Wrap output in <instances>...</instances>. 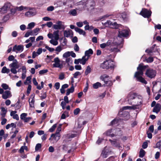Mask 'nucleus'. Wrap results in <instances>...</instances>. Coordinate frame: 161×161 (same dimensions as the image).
<instances>
[{
  "mask_svg": "<svg viewBox=\"0 0 161 161\" xmlns=\"http://www.w3.org/2000/svg\"><path fill=\"white\" fill-rule=\"evenodd\" d=\"M148 67V65L143 66L142 64L139 65L137 68L138 71L135 72L134 75V77L136 78V81L140 82L145 84H147V82L142 76L143 75L144 70Z\"/></svg>",
  "mask_w": 161,
  "mask_h": 161,
  "instance_id": "1",
  "label": "nucleus"
},
{
  "mask_svg": "<svg viewBox=\"0 0 161 161\" xmlns=\"http://www.w3.org/2000/svg\"><path fill=\"white\" fill-rule=\"evenodd\" d=\"M100 67L103 69H113L114 67V65L112 61L107 60L101 64Z\"/></svg>",
  "mask_w": 161,
  "mask_h": 161,
  "instance_id": "2",
  "label": "nucleus"
},
{
  "mask_svg": "<svg viewBox=\"0 0 161 161\" xmlns=\"http://www.w3.org/2000/svg\"><path fill=\"white\" fill-rule=\"evenodd\" d=\"M9 67L11 68L10 71L12 73L16 74L17 72L16 69L19 67V65L17 60H14V62L9 65Z\"/></svg>",
  "mask_w": 161,
  "mask_h": 161,
  "instance_id": "3",
  "label": "nucleus"
},
{
  "mask_svg": "<svg viewBox=\"0 0 161 161\" xmlns=\"http://www.w3.org/2000/svg\"><path fill=\"white\" fill-rule=\"evenodd\" d=\"M53 28L55 30L64 29L65 27L64 23L61 21H58L56 22V24L53 25Z\"/></svg>",
  "mask_w": 161,
  "mask_h": 161,
  "instance_id": "4",
  "label": "nucleus"
},
{
  "mask_svg": "<svg viewBox=\"0 0 161 161\" xmlns=\"http://www.w3.org/2000/svg\"><path fill=\"white\" fill-rule=\"evenodd\" d=\"M152 12L147 9L143 8L140 12L139 14L145 18H149L151 16Z\"/></svg>",
  "mask_w": 161,
  "mask_h": 161,
  "instance_id": "5",
  "label": "nucleus"
},
{
  "mask_svg": "<svg viewBox=\"0 0 161 161\" xmlns=\"http://www.w3.org/2000/svg\"><path fill=\"white\" fill-rule=\"evenodd\" d=\"M156 73V72L155 70L151 69H148L147 70L145 74L147 77L152 79L155 76Z\"/></svg>",
  "mask_w": 161,
  "mask_h": 161,
  "instance_id": "6",
  "label": "nucleus"
},
{
  "mask_svg": "<svg viewBox=\"0 0 161 161\" xmlns=\"http://www.w3.org/2000/svg\"><path fill=\"white\" fill-rule=\"evenodd\" d=\"M136 95L135 93H130L129 94L128 97V103L130 105H132L133 103H134L133 100L136 99Z\"/></svg>",
  "mask_w": 161,
  "mask_h": 161,
  "instance_id": "7",
  "label": "nucleus"
},
{
  "mask_svg": "<svg viewBox=\"0 0 161 161\" xmlns=\"http://www.w3.org/2000/svg\"><path fill=\"white\" fill-rule=\"evenodd\" d=\"M54 63L53 64V66L55 68H61L63 67V64L60 63V60L58 57L55 58L54 59Z\"/></svg>",
  "mask_w": 161,
  "mask_h": 161,
  "instance_id": "8",
  "label": "nucleus"
},
{
  "mask_svg": "<svg viewBox=\"0 0 161 161\" xmlns=\"http://www.w3.org/2000/svg\"><path fill=\"white\" fill-rule=\"evenodd\" d=\"M12 96L11 92L9 91H6L2 95V97L4 99L11 97Z\"/></svg>",
  "mask_w": 161,
  "mask_h": 161,
  "instance_id": "9",
  "label": "nucleus"
},
{
  "mask_svg": "<svg viewBox=\"0 0 161 161\" xmlns=\"http://www.w3.org/2000/svg\"><path fill=\"white\" fill-rule=\"evenodd\" d=\"M31 10H29V11L27 12L25 14V15L28 17H31L34 16L36 14L35 11L31 8Z\"/></svg>",
  "mask_w": 161,
  "mask_h": 161,
  "instance_id": "10",
  "label": "nucleus"
},
{
  "mask_svg": "<svg viewBox=\"0 0 161 161\" xmlns=\"http://www.w3.org/2000/svg\"><path fill=\"white\" fill-rule=\"evenodd\" d=\"M128 35V30H124L119 32L118 36L119 37H126Z\"/></svg>",
  "mask_w": 161,
  "mask_h": 161,
  "instance_id": "11",
  "label": "nucleus"
},
{
  "mask_svg": "<svg viewBox=\"0 0 161 161\" xmlns=\"http://www.w3.org/2000/svg\"><path fill=\"white\" fill-rule=\"evenodd\" d=\"M109 141L111 143V145L113 146H114L115 147H118L119 148L121 147L119 143L117 142V140L116 139H114L113 140L111 139H109Z\"/></svg>",
  "mask_w": 161,
  "mask_h": 161,
  "instance_id": "12",
  "label": "nucleus"
},
{
  "mask_svg": "<svg viewBox=\"0 0 161 161\" xmlns=\"http://www.w3.org/2000/svg\"><path fill=\"white\" fill-rule=\"evenodd\" d=\"M161 108V105L158 103H157L153 108V112L156 113V114H158L160 111Z\"/></svg>",
  "mask_w": 161,
  "mask_h": 161,
  "instance_id": "13",
  "label": "nucleus"
},
{
  "mask_svg": "<svg viewBox=\"0 0 161 161\" xmlns=\"http://www.w3.org/2000/svg\"><path fill=\"white\" fill-rule=\"evenodd\" d=\"M31 97H32V98H30L29 100V105L31 107L34 108V104L35 103V95L32 94L31 95Z\"/></svg>",
  "mask_w": 161,
  "mask_h": 161,
  "instance_id": "14",
  "label": "nucleus"
},
{
  "mask_svg": "<svg viewBox=\"0 0 161 161\" xmlns=\"http://www.w3.org/2000/svg\"><path fill=\"white\" fill-rule=\"evenodd\" d=\"M11 5L10 3H5L1 9L2 10L4 11V13L6 12V11L8 10L11 8Z\"/></svg>",
  "mask_w": 161,
  "mask_h": 161,
  "instance_id": "15",
  "label": "nucleus"
},
{
  "mask_svg": "<svg viewBox=\"0 0 161 161\" xmlns=\"http://www.w3.org/2000/svg\"><path fill=\"white\" fill-rule=\"evenodd\" d=\"M136 100V102L135 101L134 103H135L136 105L138 106L142 104V97L141 96H137Z\"/></svg>",
  "mask_w": 161,
  "mask_h": 161,
  "instance_id": "16",
  "label": "nucleus"
},
{
  "mask_svg": "<svg viewBox=\"0 0 161 161\" xmlns=\"http://www.w3.org/2000/svg\"><path fill=\"white\" fill-rule=\"evenodd\" d=\"M23 50V46L22 45H19L18 46L15 45L13 48V51L15 52L16 50L22 51Z\"/></svg>",
  "mask_w": 161,
  "mask_h": 161,
  "instance_id": "17",
  "label": "nucleus"
},
{
  "mask_svg": "<svg viewBox=\"0 0 161 161\" xmlns=\"http://www.w3.org/2000/svg\"><path fill=\"white\" fill-rule=\"evenodd\" d=\"M24 9H25V11H27L28 10H31V8L30 7H24L23 6H21L19 7H16L15 8V10L21 11Z\"/></svg>",
  "mask_w": 161,
  "mask_h": 161,
  "instance_id": "18",
  "label": "nucleus"
},
{
  "mask_svg": "<svg viewBox=\"0 0 161 161\" xmlns=\"http://www.w3.org/2000/svg\"><path fill=\"white\" fill-rule=\"evenodd\" d=\"M60 137V134H53L51 135V137H53L55 142H57L59 139Z\"/></svg>",
  "mask_w": 161,
  "mask_h": 161,
  "instance_id": "19",
  "label": "nucleus"
},
{
  "mask_svg": "<svg viewBox=\"0 0 161 161\" xmlns=\"http://www.w3.org/2000/svg\"><path fill=\"white\" fill-rule=\"evenodd\" d=\"M71 34L72 36L73 35V33L72 31L71 30H69L68 31L65 30L64 31V35L65 37H69L70 36Z\"/></svg>",
  "mask_w": 161,
  "mask_h": 161,
  "instance_id": "20",
  "label": "nucleus"
},
{
  "mask_svg": "<svg viewBox=\"0 0 161 161\" xmlns=\"http://www.w3.org/2000/svg\"><path fill=\"white\" fill-rule=\"evenodd\" d=\"M75 30L78 33L80 34L83 35L84 36H86V32L83 30L78 27H75Z\"/></svg>",
  "mask_w": 161,
  "mask_h": 161,
  "instance_id": "21",
  "label": "nucleus"
},
{
  "mask_svg": "<svg viewBox=\"0 0 161 161\" xmlns=\"http://www.w3.org/2000/svg\"><path fill=\"white\" fill-rule=\"evenodd\" d=\"M121 136L122 135V131L119 129H116V132H115V135L114 134H111L110 136L111 137H113L115 136Z\"/></svg>",
  "mask_w": 161,
  "mask_h": 161,
  "instance_id": "22",
  "label": "nucleus"
},
{
  "mask_svg": "<svg viewBox=\"0 0 161 161\" xmlns=\"http://www.w3.org/2000/svg\"><path fill=\"white\" fill-rule=\"evenodd\" d=\"M89 58L88 57H87L86 56H83L81 59H80V64H82L83 65H84L86 62L88 60Z\"/></svg>",
  "mask_w": 161,
  "mask_h": 161,
  "instance_id": "23",
  "label": "nucleus"
},
{
  "mask_svg": "<svg viewBox=\"0 0 161 161\" xmlns=\"http://www.w3.org/2000/svg\"><path fill=\"white\" fill-rule=\"evenodd\" d=\"M74 91V85L73 84H72V86L70 88L68 89L67 90V92L66 93V95L67 96L69 95L70 93H73Z\"/></svg>",
  "mask_w": 161,
  "mask_h": 161,
  "instance_id": "24",
  "label": "nucleus"
},
{
  "mask_svg": "<svg viewBox=\"0 0 161 161\" xmlns=\"http://www.w3.org/2000/svg\"><path fill=\"white\" fill-rule=\"evenodd\" d=\"M93 53V51L91 49H89L88 50L86 51L85 52V56L87 57H89Z\"/></svg>",
  "mask_w": 161,
  "mask_h": 161,
  "instance_id": "25",
  "label": "nucleus"
},
{
  "mask_svg": "<svg viewBox=\"0 0 161 161\" xmlns=\"http://www.w3.org/2000/svg\"><path fill=\"white\" fill-rule=\"evenodd\" d=\"M59 32L58 30H57L53 33V35H54V39L56 40H58L59 39Z\"/></svg>",
  "mask_w": 161,
  "mask_h": 161,
  "instance_id": "26",
  "label": "nucleus"
},
{
  "mask_svg": "<svg viewBox=\"0 0 161 161\" xmlns=\"http://www.w3.org/2000/svg\"><path fill=\"white\" fill-rule=\"evenodd\" d=\"M119 48V46H118L116 47H112L110 48L109 51L110 52H118L120 51Z\"/></svg>",
  "mask_w": 161,
  "mask_h": 161,
  "instance_id": "27",
  "label": "nucleus"
},
{
  "mask_svg": "<svg viewBox=\"0 0 161 161\" xmlns=\"http://www.w3.org/2000/svg\"><path fill=\"white\" fill-rule=\"evenodd\" d=\"M92 69L89 65L88 66L85 70V75H87L89 74L91 72Z\"/></svg>",
  "mask_w": 161,
  "mask_h": 161,
  "instance_id": "28",
  "label": "nucleus"
},
{
  "mask_svg": "<svg viewBox=\"0 0 161 161\" xmlns=\"http://www.w3.org/2000/svg\"><path fill=\"white\" fill-rule=\"evenodd\" d=\"M10 72V69H7L6 67H3L2 69L1 72L3 73H8Z\"/></svg>",
  "mask_w": 161,
  "mask_h": 161,
  "instance_id": "29",
  "label": "nucleus"
},
{
  "mask_svg": "<svg viewBox=\"0 0 161 161\" xmlns=\"http://www.w3.org/2000/svg\"><path fill=\"white\" fill-rule=\"evenodd\" d=\"M108 152L105 150L102 151V153L101 154V156L103 158H106L107 157Z\"/></svg>",
  "mask_w": 161,
  "mask_h": 161,
  "instance_id": "30",
  "label": "nucleus"
},
{
  "mask_svg": "<svg viewBox=\"0 0 161 161\" xmlns=\"http://www.w3.org/2000/svg\"><path fill=\"white\" fill-rule=\"evenodd\" d=\"M69 14L73 16H76L77 14L76 10L75 9L71 10L69 13Z\"/></svg>",
  "mask_w": 161,
  "mask_h": 161,
  "instance_id": "31",
  "label": "nucleus"
},
{
  "mask_svg": "<svg viewBox=\"0 0 161 161\" xmlns=\"http://www.w3.org/2000/svg\"><path fill=\"white\" fill-rule=\"evenodd\" d=\"M145 152L143 149H141L139 152V157L140 158H143L145 155Z\"/></svg>",
  "mask_w": 161,
  "mask_h": 161,
  "instance_id": "32",
  "label": "nucleus"
},
{
  "mask_svg": "<svg viewBox=\"0 0 161 161\" xmlns=\"http://www.w3.org/2000/svg\"><path fill=\"white\" fill-rule=\"evenodd\" d=\"M101 86V84L99 82H97L94 83L93 85V87L94 88L96 89L98 88L99 86Z\"/></svg>",
  "mask_w": 161,
  "mask_h": 161,
  "instance_id": "33",
  "label": "nucleus"
},
{
  "mask_svg": "<svg viewBox=\"0 0 161 161\" xmlns=\"http://www.w3.org/2000/svg\"><path fill=\"white\" fill-rule=\"evenodd\" d=\"M1 86L2 87L3 89L6 90L8 89H9V90H10V88L8 85H7L5 83H3L1 85Z\"/></svg>",
  "mask_w": 161,
  "mask_h": 161,
  "instance_id": "34",
  "label": "nucleus"
},
{
  "mask_svg": "<svg viewBox=\"0 0 161 161\" xmlns=\"http://www.w3.org/2000/svg\"><path fill=\"white\" fill-rule=\"evenodd\" d=\"M35 25V23L34 22L28 24L27 28V29H31L34 27Z\"/></svg>",
  "mask_w": 161,
  "mask_h": 161,
  "instance_id": "35",
  "label": "nucleus"
},
{
  "mask_svg": "<svg viewBox=\"0 0 161 161\" xmlns=\"http://www.w3.org/2000/svg\"><path fill=\"white\" fill-rule=\"evenodd\" d=\"M153 50H154V47H150L149 48H148L145 51V52L148 54H149V53H153Z\"/></svg>",
  "mask_w": 161,
  "mask_h": 161,
  "instance_id": "36",
  "label": "nucleus"
},
{
  "mask_svg": "<svg viewBox=\"0 0 161 161\" xmlns=\"http://www.w3.org/2000/svg\"><path fill=\"white\" fill-rule=\"evenodd\" d=\"M58 40H54L53 39H51L50 41V42L51 44L54 46H56L58 44Z\"/></svg>",
  "mask_w": 161,
  "mask_h": 161,
  "instance_id": "37",
  "label": "nucleus"
},
{
  "mask_svg": "<svg viewBox=\"0 0 161 161\" xmlns=\"http://www.w3.org/2000/svg\"><path fill=\"white\" fill-rule=\"evenodd\" d=\"M118 27V25L115 22H112L111 25L110 26V28H117Z\"/></svg>",
  "mask_w": 161,
  "mask_h": 161,
  "instance_id": "38",
  "label": "nucleus"
},
{
  "mask_svg": "<svg viewBox=\"0 0 161 161\" xmlns=\"http://www.w3.org/2000/svg\"><path fill=\"white\" fill-rule=\"evenodd\" d=\"M1 111L2 112L1 114L4 117L5 116L6 114L7 113V110L4 108L2 107L1 108Z\"/></svg>",
  "mask_w": 161,
  "mask_h": 161,
  "instance_id": "39",
  "label": "nucleus"
},
{
  "mask_svg": "<svg viewBox=\"0 0 161 161\" xmlns=\"http://www.w3.org/2000/svg\"><path fill=\"white\" fill-rule=\"evenodd\" d=\"M62 50V47L61 46H58L55 49V51L57 52L56 53L57 54H58Z\"/></svg>",
  "mask_w": 161,
  "mask_h": 161,
  "instance_id": "40",
  "label": "nucleus"
},
{
  "mask_svg": "<svg viewBox=\"0 0 161 161\" xmlns=\"http://www.w3.org/2000/svg\"><path fill=\"white\" fill-rule=\"evenodd\" d=\"M112 22L110 20H107L106 22L105 23L104 25L106 27H109L110 28V26L111 25Z\"/></svg>",
  "mask_w": 161,
  "mask_h": 161,
  "instance_id": "41",
  "label": "nucleus"
},
{
  "mask_svg": "<svg viewBox=\"0 0 161 161\" xmlns=\"http://www.w3.org/2000/svg\"><path fill=\"white\" fill-rule=\"evenodd\" d=\"M70 56V52H67L64 53L63 55V58H67L68 57Z\"/></svg>",
  "mask_w": 161,
  "mask_h": 161,
  "instance_id": "42",
  "label": "nucleus"
},
{
  "mask_svg": "<svg viewBox=\"0 0 161 161\" xmlns=\"http://www.w3.org/2000/svg\"><path fill=\"white\" fill-rule=\"evenodd\" d=\"M109 76L108 75H103L100 76V78L103 81H106V79L108 78Z\"/></svg>",
  "mask_w": 161,
  "mask_h": 161,
  "instance_id": "43",
  "label": "nucleus"
},
{
  "mask_svg": "<svg viewBox=\"0 0 161 161\" xmlns=\"http://www.w3.org/2000/svg\"><path fill=\"white\" fill-rule=\"evenodd\" d=\"M57 127V124H55L49 129V131L50 132H52L55 130Z\"/></svg>",
  "mask_w": 161,
  "mask_h": 161,
  "instance_id": "44",
  "label": "nucleus"
},
{
  "mask_svg": "<svg viewBox=\"0 0 161 161\" xmlns=\"http://www.w3.org/2000/svg\"><path fill=\"white\" fill-rule=\"evenodd\" d=\"M40 29L39 28H36L34 29L33 31V36L36 35L38 32L39 31Z\"/></svg>",
  "mask_w": 161,
  "mask_h": 161,
  "instance_id": "45",
  "label": "nucleus"
},
{
  "mask_svg": "<svg viewBox=\"0 0 161 161\" xmlns=\"http://www.w3.org/2000/svg\"><path fill=\"white\" fill-rule=\"evenodd\" d=\"M27 115V113H23L22 114L20 115V119L24 120L26 118Z\"/></svg>",
  "mask_w": 161,
  "mask_h": 161,
  "instance_id": "46",
  "label": "nucleus"
},
{
  "mask_svg": "<svg viewBox=\"0 0 161 161\" xmlns=\"http://www.w3.org/2000/svg\"><path fill=\"white\" fill-rule=\"evenodd\" d=\"M112 132V129H110L107 130L104 134H105L107 136H110L111 133Z\"/></svg>",
  "mask_w": 161,
  "mask_h": 161,
  "instance_id": "47",
  "label": "nucleus"
},
{
  "mask_svg": "<svg viewBox=\"0 0 161 161\" xmlns=\"http://www.w3.org/2000/svg\"><path fill=\"white\" fill-rule=\"evenodd\" d=\"M48 72V70L47 69H43L41 70L39 72V74L41 75H43L44 74H45L47 72Z\"/></svg>",
  "mask_w": 161,
  "mask_h": 161,
  "instance_id": "48",
  "label": "nucleus"
},
{
  "mask_svg": "<svg viewBox=\"0 0 161 161\" xmlns=\"http://www.w3.org/2000/svg\"><path fill=\"white\" fill-rule=\"evenodd\" d=\"M161 146V140H160L157 143L156 145V148H158L159 149H160V147Z\"/></svg>",
  "mask_w": 161,
  "mask_h": 161,
  "instance_id": "49",
  "label": "nucleus"
},
{
  "mask_svg": "<svg viewBox=\"0 0 161 161\" xmlns=\"http://www.w3.org/2000/svg\"><path fill=\"white\" fill-rule=\"evenodd\" d=\"M104 82V83L107 84L108 86H111L113 84L112 82L110 80H106V81H105Z\"/></svg>",
  "mask_w": 161,
  "mask_h": 161,
  "instance_id": "50",
  "label": "nucleus"
},
{
  "mask_svg": "<svg viewBox=\"0 0 161 161\" xmlns=\"http://www.w3.org/2000/svg\"><path fill=\"white\" fill-rule=\"evenodd\" d=\"M42 147L41 144L40 143L37 144L35 147V150L36 151H38L39 149H40Z\"/></svg>",
  "mask_w": 161,
  "mask_h": 161,
  "instance_id": "51",
  "label": "nucleus"
},
{
  "mask_svg": "<svg viewBox=\"0 0 161 161\" xmlns=\"http://www.w3.org/2000/svg\"><path fill=\"white\" fill-rule=\"evenodd\" d=\"M147 62V63H151L153 61V58L152 57H149L146 59Z\"/></svg>",
  "mask_w": 161,
  "mask_h": 161,
  "instance_id": "52",
  "label": "nucleus"
},
{
  "mask_svg": "<svg viewBox=\"0 0 161 161\" xmlns=\"http://www.w3.org/2000/svg\"><path fill=\"white\" fill-rule=\"evenodd\" d=\"M80 110L79 108H76V109H75L74 110V114L75 115H76L78 114L79 113L80 111Z\"/></svg>",
  "mask_w": 161,
  "mask_h": 161,
  "instance_id": "53",
  "label": "nucleus"
},
{
  "mask_svg": "<svg viewBox=\"0 0 161 161\" xmlns=\"http://www.w3.org/2000/svg\"><path fill=\"white\" fill-rule=\"evenodd\" d=\"M74 50L76 52H78L79 51V47L78 45L76 44H75L74 46Z\"/></svg>",
  "mask_w": 161,
  "mask_h": 161,
  "instance_id": "54",
  "label": "nucleus"
},
{
  "mask_svg": "<svg viewBox=\"0 0 161 161\" xmlns=\"http://www.w3.org/2000/svg\"><path fill=\"white\" fill-rule=\"evenodd\" d=\"M118 121L115 119L113 120L110 123V125H113L114 124H116L118 123Z\"/></svg>",
  "mask_w": 161,
  "mask_h": 161,
  "instance_id": "55",
  "label": "nucleus"
},
{
  "mask_svg": "<svg viewBox=\"0 0 161 161\" xmlns=\"http://www.w3.org/2000/svg\"><path fill=\"white\" fill-rule=\"evenodd\" d=\"M20 101L18 100L15 104V108L17 109H19L20 108V106L19 105Z\"/></svg>",
  "mask_w": 161,
  "mask_h": 161,
  "instance_id": "56",
  "label": "nucleus"
},
{
  "mask_svg": "<svg viewBox=\"0 0 161 161\" xmlns=\"http://www.w3.org/2000/svg\"><path fill=\"white\" fill-rule=\"evenodd\" d=\"M148 146V144L147 142H145L143 143V144L142 145V147L143 149H145L147 148Z\"/></svg>",
  "mask_w": 161,
  "mask_h": 161,
  "instance_id": "57",
  "label": "nucleus"
},
{
  "mask_svg": "<svg viewBox=\"0 0 161 161\" xmlns=\"http://www.w3.org/2000/svg\"><path fill=\"white\" fill-rule=\"evenodd\" d=\"M54 86L57 90H58L60 87V83L59 82H56Z\"/></svg>",
  "mask_w": 161,
  "mask_h": 161,
  "instance_id": "58",
  "label": "nucleus"
},
{
  "mask_svg": "<svg viewBox=\"0 0 161 161\" xmlns=\"http://www.w3.org/2000/svg\"><path fill=\"white\" fill-rule=\"evenodd\" d=\"M81 75V74L80 73V72H79V71H77L76 72H75L74 74H73V75H74V77L75 78H77V76H78V75Z\"/></svg>",
  "mask_w": 161,
  "mask_h": 161,
  "instance_id": "59",
  "label": "nucleus"
},
{
  "mask_svg": "<svg viewBox=\"0 0 161 161\" xmlns=\"http://www.w3.org/2000/svg\"><path fill=\"white\" fill-rule=\"evenodd\" d=\"M31 85H29L28 86L27 90V92L28 94H29L30 93L31 91Z\"/></svg>",
  "mask_w": 161,
  "mask_h": 161,
  "instance_id": "60",
  "label": "nucleus"
},
{
  "mask_svg": "<svg viewBox=\"0 0 161 161\" xmlns=\"http://www.w3.org/2000/svg\"><path fill=\"white\" fill-rule=\"evenodd\" d=\"M45 48L50 52H52L54 50V48L50 47L47 46H46Z\"/></svg>",
  "mask_w": 161,
  "mask_h": 161,
  "instance_id": "61",
  "label": "nucleus"
},
{
  "mask_svg": "<svg viewBox=\"0 0 161 161\" xmlns=\"http://www.w3.org/2000/svg\"><path fill=\"white\" fill-rule=\"evenodd\" d=\"M53 25V23L51 21L47 22V23L46 24V25L49 28L51 27V26H52Z\"/></svg>",
  "mask_w": 161,
  "mask_h": 161,
  "instance_id": "62",
  "label": "nucleus"
},
{
  "mask_svg": "<svg viewBox=\"0 0 161 161\" xmlns=\"http://www.w3.org/2000/svg\"><path fill=\"white\" fill-rule=\"evenodd\" d=\"M121 17L124 20L126 19L127 17V15L125 13H124L122 14Z\"/></svg>",
  "mask_w": 161,
  "mask_h": 161,
  "instance_id": "63",
  "label": "nucleus"
},
{
  "mask_svg": "<svg viewBox=\"0 0 161 161\" xmlns=\"http://www.w3.org/2000/svg\"><path fill=\"white\" fill-rule=\"evenodd\" d=\"M64 78V75L63 73H61L59 75V79L61 80H63Z\"/></svg>",
  "mask_w": 161,
  "mask_h": 161,
  "instance_id": "64",
  "label": "nucleus"
}]
</instances>
